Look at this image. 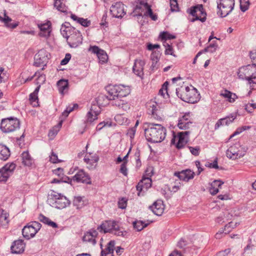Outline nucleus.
<instances>
[{
	"instance_id": "obj_1",
	"label": "nucleus",
	"mask_w": 256,
	"mask_h": 256,
	"mask_svg": "<svg viewBox=\"0 0 256 256\" xmlns=\"http://www.w3.org/2000/svg\"><path fill=\"white\" fill-rule=\"evenodd\" d=\"M146 140L152 142H160L166 135V129L161 124H149L144 130Z\"/></svg>"
},
{
	"instance_id": "obj_2",
	"label": "nucleus",
	"mask_w": 256,
	"mask_h": 256,
	"mask_svg": "<svg viewBox=\"0 0 256 256\" xmlns=\"http://www.w3.org/2000/svg\"><path fill=\"white\" fill-rule=\"evenodd\" d=\"M177 95L184 102L194 104L199 100L200 94L197 90L192 86H184L176 90Z\"/></svg>"
},
{
	"instance_id": "obj_3",
	"label": "nucleus",
	"mask_w": 256,
	"mask_h": 256,
	"mask_svg": "<svg viewBox=\"0 0 256 256\" xmlns=\"http://www.w3.org/2000/svg\"><path fill=\"white\" fill-rule=\"evenodd\" d=\"M106 98L103 94H100L92 102L90 112L87 114V121L92 122L98 118L100 112L101 107L106 103Z\"/></svg>"
},
{
	"instance_id": "obj_4",
	"label": "nucleus",
	"mask_w": 256,
	"mask_h": 256,
	"mask_svg": "<svg viewBox=\"0 0 256 256\" xmlns=\"http://www.w3.org/2000/svg\"><path fill=\"white\" fill-rule=\"evenodd\" d=\"M62 34L66 38L67 42L70 47L76 48L82 43V36L81 33L74 28H66L62 31Z\"/></svg>"
},
{
	"instance_id": "obj_5",
	"label": "nucleus",
	"mask_w": 256,
	"mask_h": 256,
	"mask_svg": "<svg viewBox=\"0 0 256 256\" xmlns=\"http://www.w3.org/2000/svg\"><path fill=\"white\" fill-rule=\"evenodd\" d=\"M107 91L110 99L114 100L118 97H124L128 96L131 91L130 86L122 84H110L107 86Z\"/></svg>"
},
{
	"instance_id": "obj_6",
	"label": "nucleus",
	"mask_w": 256,
	"mask_h": 256,
	"mask_svg": "<svg viewBox=\"0 0 256 256\" xmlns=\"http://www.w3.org/2000/svg\"><path fill=\"white\" fill-rule=\"evenodd\" d=\"M188 14V19L191 22L200 20L202 22L206 20V13L202 4H196L192 6L187 10Z\"/></svg>"
},
{
	"instance_id": "obj_7",
	"label": "nucleus",
	"mask_w": 256,
	"mask_h": 256,
	"mask_svg": "<svg viewBox=\"0 0 256 256\" xmlns=\"http://www.w3.org/2000/svg\"><path fill=\"white\" fill-rule=\"evenodd\" d=\"M100 232H110L118 236H124L127 232L122 228L120 227L118 222L114 221L108 220L104 222L98 228Z\"/></svg>"
},
{
	"instance_id": "obj_8",
	"label": "nucleus",
	"mask_w": 256,
	"mask_h": 256,
	"mask_svg": "<svg viewBox=\"0 0 256 256\" xmlns=\"http://www.w3.org/2000/svg\"><path fill=\"white\" fill-rule=\"evenodd\" d=\"M135 11L139 16L150 17L153 20L158 19L157 15L153 12L150 6L148 3V0H139Z\"/></svg>"
},
{
	"instance_id": "obj_9",
	"label": "nucleus",
	"mask_w": 256,
	"mask_h": 256,
	"mask_svg": "<svg viewBox=\"0 0 256 256\" xmlns=\"http://www.w3.org/2000/svg\"><path fill=\"white\" fill-rule=\"evenodd\" d=\"M218 14L222 17L228 15L232 10L234 0H217Z\"/></svg>"
},
{
	"instance_id": "obj_10",
	"label": "nucleus",
	"mask_w": 256,
	"mask_h": 256,
	"mask_svg": "<svg viewBox=\"0 0 256 256\" xmlns=\"http://www.w3.org/2000/svg\"><path fill=\"white\" fill-rule=\"evenodd\" d=\"M239 78L248 80L256 78V64H248L240 68L238 72Z\"/></svg>"
},
{
	"instance_id": "obj_11",
	"label": "nucleus",
	"mask_w": 256,
	"mask_h": 256,
	"mask_svg": "<svg viewBox=\"0 0 256 256\" xmlns=\"http://www.w3.org/2000/svg\"><path fill=\"white\" fill-rule=\"evenodd\" d=\"M190 134L189 130H186L179 132L176 134H174L171 140L172 144L178 149L184 148L188 142Z\"/></svg>"
},
{
	"instance_id": "obj_12",
	"label": "nucleus",
	"mask_w": 256,
	"mask_h": 256,
	"mask_svg": "<svg viewBox=\"0 0 256 256\" xmlns=\"http://www.w3.org/2000/svg\"><path fill=\"white\" fill-rule=\"evenodd\" d=\"M20 122L16 118H8L2 120L0 128L6 132H12L19 128Z\"/></svg>"
},
{
	"instance_id": "obj_13",
	"label": "nucleus",
	"mask_w": 256,
	"mask_h": 256,
	"mask_svg": "<svg viewBox=\"0 0 256 256\" xmlns=\"http://www.w3.org/2000/svg\"><path fill=\"white\" fill-rule=\"evenodd\" d=\"M41 228V224L36 222H32L28 223L22 229V235L27 238H32Z\"/></svg>"
},
{
	"instance_id": "obj_14",
	"label": "nucleus",
	"mask_w": 256,
	"mask_h": 256,
	"mask_svg": "<svg viewBox=\"0 0 256 256\" xmlns=\"http://www.w3.org/2000/svg\"><path fill=\"white\" fill-rule=\"evenodd\" d=\"M88 51L92 54H96L100 64H106L108 60V56L107 53L104 50L101 49L96 46H90Z\"/></svg>"
},
{
	"instance_id": "obj_15",
	"label": "nucleus",
	"mask_w": 256,
	"mask_h": 256,
	"mask_svg": "<svg viewBox=\"0 0 256 256\" xmlns=\"http://www.w3.org/2000/svg\"><path fill=\"white\" fill-rule=\"evenodd\" d=\"M50 58V54L46 50H40L34 56V64L38 66H45Z\"/></svg>"
},
{
	"instance_id": "obj_16",
	"label": "nucleus",
	"mask_w": 256,
	"mask_h": 256,
	"mask_svg": "<svg viewBox=\"0 0 256 256\" xmlns=\"http://www.w3.org/2000/svg\"><path fill=\"white\" fill-rule=\"evenodd\" d=\"M16 165L14 162L8 163L0 170V182H6L15 169Z\"/></svg>"
},
{
	"instance_id": "obj_17",
	"label": "nucleus",
	"mask_w": 256,
	"mask_h": 256,
	"mask_svg": "<svg viewBox=\"0 0 256 256\" xmlns=\"http://www.w3.org/2000/svg\"><path fill=\"white\" fill-rule=\"evenodd\" d=\"M192 123L190 114V112H187L179 117L177 126L180 129L188 130Z\"/></svg>"
},
{
	"instance_id": "obj_18",
	"label": "nucleus",
	"mask_w": 256,
	"mask_h": 256,
	"mask_svg": "<svg viewBox=\"0 0 256 256\" xmlns=\"http://www.w3.org/2000/svg\"><path fill=\"white\" fill-rule=\"evenodd\" d=\"M40 31L39 36L41 37L48 38L52 31V24L50 21L46 20L38 24Z\"/></svg>"
},
{
	"instance_id": "obj_19",
	"label": "nucleus",
	"mask_w": 256,
	"mask_h": 256,
	"mask_svg": "<svg viewBox=\"0 0 256 256\" xmlns=\"http://www.w3.org/2000/svg\"><path fill=\"white\" fill-rule=\"evenodd\" d=\"M146 64L145 60L142 58H138L134 60L132 67V72L136 76L142 78L144 75V66Z\"/></svg>"
},
{
	"instance_id": "obj_20",
	"label": "nucleus",
	"mask_w": 256,
	"mask_h": 256,
	"mask_svg": "<svg viewBox=\"0 0 256 256\" xmlns=\"http://www.w3.org/2000/svg\"><path fill=\"white\" fill-rule=\"evenodd\" d=\"M146 49L148 50L152 51L150 54V60L154 61H159L161 53L158 50L160 48V46L158 44H152L150 43H147L146 44Z\"/></svg>"
},
{
	"instance_id": "obj_21",
	"label": "nucleus",
	"mask_w": 256,
	"mask_h": 256,
	"mask_svg": "<svg viewBox=\"0 0 256 256\" xmlns=\"http://www.w3.org/2000/svg\"><path fill=\"white\" fill-rule=\"evenodd\" d=\"M54 202L52 203V206L58 208L62 209L65 208L70 204L69 200L64 196L61 195H55Z\"/></svg>"
},
{
	"instance_id": "obj_22",
	"label": "nucleus",
	"mask_w": 256,
	"mask_h": 256,
	"mask_svg": "<svg viewBox=\"0 0 256 256\" xmlns=\"http://www.w3.org/2000/svg\"><path fill=\"white\" fill-rule=\"evenodd\" d=\"M110 11L112 16L116 18L122 17L125 14L124 4L122 2H116L112 5Z\"/></svg>"
},
{
	"instance_id": "obj_23",
	"label": "nucleus",
	"mask_w": 256,
	"mask_h": 256,
	"mask_svg": "<svg viewBox=\"0 0 256 256\" xmlns=\"http://www.w3.org/2000/svg\"><path fill=\"white\" fill-rule=\"evenodd\" d=\"M175 175L178 176L180 180L187 182L194 178V172L188 169L176 172Z\"/></svg>"
},
{
	"instance_id": "obj_24",
	"label": "nucleus",
	"mask_w": 256,
	"mask_h": 256,
	"mask_svg": "<svg viewBox=\"0 0 256 256\" xmlns=\"http://www.w3.org/2000/svg\"><path fill=\"white\" fill-rule=\"evenodd\" d=\"M152 186V180L150 177L144 176L142 180L138 183L136 189L139 192L147 190Z\"/></svg>"
},
{
	"instance_id": "obj_25",
	"label": "nucleus",
	"mask_w": 256,
	"mask_h": 256,
	"mask_svg": "<svg viewBox=\"0 0 256 256\" xmlns=\"http://www.w3.org/2000/svg\"><path fill=\"white\" fill-rule=\"evenodd\" d=\"M236 114H231L230 116H226L224 118L220 119L215 125V128H218L222 126H228L232 123L236 118Z\"/></svg>"
},
{
	"instance_id": "obj_26",
	"label": "nucleus",
	"mask_w": 256,
	"mask_h": 256,
	"mask_svg": "<svg viewBox=\"0 0 256 256\" xmlns=\"http://www.w3.org/2000/svg\"><path fill=\"white\" fill-rule=\"evenodd\" d=\"M150 208L155 214L161 216L164 212V206L162 200H157L152 206H150Z\"/></svg>"
},
{
	"instance_id": "obj_27",
	"label": "nucleus",
	"mask_w": 256,
	"mask_h": 256,
	"mask_svg": "<svg viewBox=\"0 0 256 256\" xmlns=\"http://www.w3.org/2000/svg\"><path fill=\"white\" fill-rule=\"evenodd\" d=\"M150 112L152 113V116L153 118L160 120H162V116L159 110V106L158 104L155 102H152L149 104Z\"/></svg>"
},
{
	"instance_id": "obj_28",
	"label": "nucleus",
	"mask_w": 256,
	"mask_h": 256,
	"mask_svg": "<svg viewBox=\"0 0 256 256\" xmlns=\"http://www.w3.org/2000/svg\"><path fill=\"white\" fill-rule=\"evenodd\" d=\"M25 244L24 241L18 240L14 241L11 246V250L12 253L20 254L24 252Z\"/></svg>"
},
{
	"instance_id": "obj_29",
	"label": "nucleus",
	"mask_w": 256,
	"mask_h": 256,
	"mask_svg": "<svg viewBox=\"0 0 256 256\" xmlns=\"http://www.w3.org/2000/svg\"><path fill=\"white\" fill-rule=\"evenodd\" d=\"M40 88V85L38 86L34 92L29 96V101L31 105L34 107L39 106L38 92Z\"/></svg>"
},
{
	"instance_id": "obj_30",
	"label": "nucleus",
	"mask_w": 256,
	"mask_h": 256,
	"mask_svg": "<svg viewBox=\"0 0 256 256\" xmlns=\"http://www.w3.org/2000/svg\"><path fill=\"white\" fill-rule=\"evenodd\" d=\"M97 235V231L94 230H92L84 234L83 236V240L95 244L96 243V238Z\"/></svg>"
},
{
	"instance_id": "obj_31",
	"label": "nucleus",
	"mask_w": 256,
	"mask_h": 256,
	"mask_svg": "<svg viewBox=\"0 0 256 256\" xmlns=\"http://www.w3.org/2000/svg\"><path fill=\"white\" fill-rule=\"evenodd\" d=\"M224 184V182L220 180H214L210 184L208 190L210 194L215 195L218 192V190L221 188V186Z\"/></svg>"
},
{
	"instance_id": "obj_32",
	"label": "nucleus",
	"mask_w": 256,
	"mask_h": 256,
	"mask_svg": "<svg viewBox=\"0 0 256 256\" xmlns=\"http://www.w3.org/2000/svg\"><path fill=\"white\" fill-rule=\"evenodd\" d=\"M220 96L226 100L230 103H233L238 98L236 94L233 93L227 90H222Z\"/></svg>"
},
{
	"instance_id": "obj_33",
	"label": "nucleus",
	"mask_w": 256,
	"mask_h": 256,
	"mask_svg": "<svg viewBox=\"0 0 256 256\" xmlns=\"http://www.w3.org/2000/svg\"><path fill=\"white\" fill-rule=\"evenodd\" d=\"M74 179L78 182H85L88 184L90 182V178L88 176L83 170L78 171L74 176Z\"/></svg>"
},
{
	"instance_id": "obj_34",
	"label": "nucleus",
	"mask_w": 256,
	"mask_h": 256,
	"mask_svg": "<svg viewBox=\"0 0 256 256\" xmlns=\"http://www.w3.org/2000/svg\"><path fill=\"white\" fill-rule=\"evenodd\" d=\"M114 246V241L111 240L108 244L107 247L102 251V256H114L113 252Z\"/></svg>"
},
{
	"instance_id": "obj_35",
	"label": "nucleus",
	"mask_w": 256,
	"mask_h": 256,
	"mask_svg": "<svg viewBox=\"0 0 256 256\" xmlns=\"http://www.w3.org/2000/svg\"><path fill=\"white\" fill-rule=\"evenodd\" d=\"M114 118L116 123L119 125H126L129 122L128 118L124 114H118Z\"/></svg>"
},
{
	"instance_id": "obj_36",
	"label": "nucleus",
	"mask_w": 256,
	"mask_h": 256,
	"mask_svg": "<svg viewBox=\"0 0 256 256\" xmlns=\"http://www.w3.org/2000/svg\"><path fill=\"white\" fill-rule=\"evenodd\" d=\"M57 86L58 87L60 92L64 94L66 92L68 89V80H60L57 82Z\"/></svg>"
},
{
	"instance_id": "obj_37",
	"label": "nucleus",
	"mask_w": 256,
	"mask_h": 256,
	"mask_svg": "<svg viewBox=\"0 0 256 256\" xmlns=\"http://www.w3.org/2000/svg\"><path fill=\"white\" fill-rule=\"evenodd\" d=\"M70 18L74 20L80 24L82 26L84 27H88L90 24V20H88L87 18H79L74 14H71Z\"/></svg>"
},
{
	"instance_id": "obj_38",
	"label": "nucleus",
	"mask_w": 256,
	"mask_h": 256,
	"mask_svg": "<svg viewBox=\"0 0 256 256\" xmlns=\"http://www.w3.org/2000/svg\"><path fill=\"white\" fill-rule=\"evenodd\" d=\"M10 154V151L6 146L0 145V159L1 160H7Z\"/></svg>"
},
{
	"instance_id": "obj_39",
	"label": "nucleus",
	"mask_w": 256,
	"mask_h": 256,
	"mask_svg": "<svg viewBox=\"0 0 256 256\" xmlns=\"http://www.w3.org/2000/svg\"><path fill=\"white\" fill-rule=\"evenodd\" d=\"M176 36L175 35L170 34L168 32H163L160 33L159 35V38L162 42L164 44V42H166L168 40L175 39Z\"/></svg>"
},
{
	"instance_id": "obj_40",
	"label": "nucleus",
	"mask_w": 256,
	"mask_h": 256,
	"mask_svg": "<svg viewBox=\"0 0 256 256\" xmlns=\"http://www.w3.org/2000/svg\"><path fill=\"white\" fill-rule=\"evenodd\" d=\"M149 224L148 222L142 220H136L132 222L133 227L134 230L140 232Z\"/></svg>"
},
{
	"instance_id": "obj_41",
	"label": "nucleus",
	"mask_w": 256,
	"mask_h": 256,
	"mask_svg": "<svg viewBox=\"0 0 256 256\" xmlns=\"http://www.w3.org/2000/svg\"><path fill=\"white\" fill-rule=\"evenodd\" d=\"M54 7L59 11L65 12L67 11L68 8L66 6L64 0H55Z\"/></svg>"
},
{
	"instance_id": "obj_42",
	"label": "nucleus",
	"mask_w": 256,
	"mask_h": 256,
	"mask_svg": "<svg viewBox=\"0 0 256 256\" xmlns=\"http://www.w3.org/2000/svg\"><path fill=\"white\" fill-rule=\"evenodd\" d=\"M87 204L88 202L86 200L80 196L76 197L74 200V204L76 206L77 208H81Z\"/></svg>"
},
{
	"instance_id": "obj_43",
	"label": "nucleus",
	"mask_w": 256,
	"mask_h": 256,
	"mask_svg": "<svg viewBox=\"0 0 256 256\" xmlns=\"http://www.w3.org/2000/svg\"><path fill=\"white\" fill-rule=\"evenodd\" d=\"M2 20L4 22L7 27L10 28H14L18 25V22H12V20L6 15L4 18H2Z\"/></svg>"
},
{
	"instance_id": "obj_44",
	"label": "nucleus",
	"mask_w": 256,
	"mask_h": 256,
	"mask_svg": "<svg viewBox=\"0 0 256 256\" xmlns=\"http://www.w3.org/2000/svg\"><path fill=\"white\" fill-rule=\"evenodd\" d=\"M226 156L228 158L235 160L240 158L238 154L236 152V147L231 146L226 151Z\"/></svg>"
},
{
	"instance_id": "obj_45",
	"label": "nucleus",
	"mask_w": 256,
	"mask_h": 256,
	"mask_svg": "<svg viewBox=\"0 0 256 256\" xmlns=\"http://www.w3.org/2000/svg\"><path fill=\"white\" fill-rule=\"evenodd\" d=\"M163 46L166 48L164 51V54L166 55L170 54L174 57L176 56V55L174 54V50L172 45V44H170L168 42H164Z\"/></svg>"
},
{
	"instance_id": "obj_46",
	"label": "nucleus",
	"mask_w": 256,
	"mask_h": 256,
	"mask_svg": "<svg viewBox=\"0 0 256 256\" xmlns=\"http://www.w3.org/2000/svg\"><path fill=\"white\" fill-rule=\"evenodd\" d=\"M8 214L4 210H2L0 216V222L2 226H6L8 223Z\"/></svg>"
},
{
	"instance_id": "obj_47",
	"label": "nucleus",
	"mask_w": 256,
	"mask_h": 256,
	"mask_svg": "<svg viewBox=\"0 0 256 256\" xmlns=\"http://www.w3.org/2000/svg\"><path fill=\"white\" fill-rule=\"evenodd\" d=\"M34 76H38V78L36 79V84H38V86H40V84H43L46 81V76L40 74V72H36Z\"/></svg>"
},
{
	"instance_id": "obj_48",
	"label": "nucleus",
	"mask_w": 256,
	"mask_h": 256,
	"mask_svg": "<svg viewBox=\"0 0 256 256\" xmlns=\"http://www.w3.org/2000/svg\"><path fill=\"white\" fill-rule=\"evenodd\" d=\"M116 104L124 111H128L130 108V104L127 102H124L123 100L118 102Z\"/></svg>"
},
{
	"instance_id": "obj_49",
	"label": "nucleus",
	"mask_w": 256,
	"mask_h": 256,
	"mask_svg": "<svg viewBox=\"0 0 256 256\" xmlns=\"http://www.w3.org/2000/svg\"><path fill=\"white\" fill-rule=\"evenodd\" d=\"M238 222H230L224 226V230L227 232H230L232 229L236 228L238 225Z\"/></svg>"
},
{
	"instance_id": "obj_50",
	"label": "nucleus",
	"mask_w": 256,
	"mask_h": 256,
	"mask_svg": "<svg viewBox=\"0 0 256 256\" xmlns=\"http://www.w3.org/2000/svg\"><path fill=\"white\" fill-rule=\"evenodd\" d=\"M78 108V105L77 104H72L71 105H70L68 106L66 108V110L63 112L62 116L64 117H67L68 115V114L73 111L75 108Z\"/></svg>"
},
{
	"instance_id": "obj_51",
	"label": "nucleus",
	"mask_w": 256,
	"mask_h": 256,
	"mask_svg": "<svg viewBox=\"0 0 256 256\" xmlns=\"http://www.w3.org/2000/svg\"><path fill=\"white\" fill-rule=\"evenodd\" d=\"M240 9L242 12H245L248 10L250 6L248 0H240Z\"/></svg>"
},
{
	"instance_id": "obj_52",
	"label": "nucleus",
	"mask_w": 256,
	"mask_h": 256,
	"mask_svg": "<svg viewBox=\"0 0 256 256\" xmlns=\"http://www.w3.org/2000/svg\"><path fill=\"white\" fill-rule=\"evenodd\" d=\"M168 83L166 82L162 86V88L159 90V94L164 98L166 94H168Z\"/></svg>"
},
{
	"instance_id": "obj_53",
	"label": "nucleus",
	"mask_w": 256,
	"mask_h": 256,
	"mask_svg": "<svg viewBox=\"0 0 256 256\" xmlns=\"http://www.w3.org/2000/svg\"><path fill=\"white\" fill-rule=\"evenodd\" d=\"M250 128V126H246L238 128L234 132L232 135L230 136V138H232L234 136H236V134H240L241 132H242L243 131H244L245 130H248Z\"/></svg>"
},
{
	"instance_id": "obj_54",
	"label": "nucleus",
	"mask_w": 256,
	"mask_h": 256,
	"mask_svg": "<svg viewBox=\"0 0 256 256\" xmlns=\"http://www.w3.org/2000/svg\"><path fill=\"white\" fill-rule=\"evenodd\" d=\"M170 9L172 12H178L179 8L177 0H170Z\"/></svg>"
},
{
	"instance_id": "obj_55",
	"label": "nucleus",
	"mask_w": 256,
	"mask_h": 256,
	"mask_svg": "<svg viewBox=\"0 0 256 256\" xmlns=\"http://www.w3.org/2000/svg\"><path fill=\"white\" fill-rule=\"evenodd\" d=\"M136 132V128L135 127L130 128L128 130L126 136L130 137V140H132L134 137Z\"/></svg>"
},
{
	"instance_id": "obj_56",
	"label": "nucleus",
	"mask_w": 256,
	"mask_h": 256,
	"mask_svg": "<svg viewBox=\"0 0 256 256\" xmlns=\"http://www.w3.org/2000/svg\"><path fill=\"white\" fill-rule=\"evenodd\" d=\"M118 208L124 209L127 206V200L125 198H122L119 200L118 202Z\"/></svg>"
},
{
	"instance_id": "obj_57",
	"label": "nucleus",
	"mask_w": 256,
	"mask_h": 256,
	"mask_svg": "<svg viewBox=\"0 0 256 256\" xmlns=\"http://www.w3.org/2000/svg\"><path fill=\"white\" fill-rule=\"evenodd\" d=\"M231 252V249L228 248L216 254V256H228Z\"/></svg>"
},
{
	"instance_id": "obj_58",
	"label": "nucleus",
	"mask_w": 256,
	"mask_h": 256,
	"mask_svg": "<svg viewBox=\"0 0 256 256\" xmlns=\"http://www.w3.org/2000/svg\"><path fill=\"white\" fill-rule=\"evenodd\" d=\"M256 108L255 104H248L245 106V110L248 112H252Z\"/></svg>"
},
{
	"instance_id": "obj_59",
	"label": "nucleus",
	"mask_w": 256,
	"mask_h": 256,
	"mask_svg": "<svg viewBox=\"0 0 256 256\" xmlns=\"http://www.w3.org/2000/svg\"><path fill=\"white\" fill-rule=\"evenodd\" d=\"M189 149H190V152L193 155H194L195 156H198L200 154V148L198 146L194 147V148L190 146L189 148Z\"/></svg>"
},
{
	"instance_id": "obj_60",
	"label": "nucleus",
	"mask_w": 256,
	"mask_h": 256,
	"mask_svg": "<svg viewBox=\"0 0 256 256\" xmlns=\"http://www.w3.org/2000/svg\"><path fill=\"white\" fill-rule=\"evenodd\" d=\"M154 168L152 166H148L145 170L146 174L144 176L148 177H151L153 174Z\"/></svg>"
},
{
	"instance_id": "obj_61",
	"label": "nucleus",
	"mask_w": 256,
	"mask_h": 256,
	"mask_svg": "<svg viewBox=\"0 0 256 256\" xmlns=\"http://www.w3.org/2000/svg\"><path fill=\"white\" fill-rule=\"evenodd\" d=\"M21 157L22 160H31V156L29 154L28 151L26 150L25 152H24L22 154Z\"/></svg>"
},
{
	"instance_id": "obj_62",
	"label": "nucleus",
	"mask_w": 256,
	"mask_h": 256,
	"mask_svg": "<svg viewBox=\"0 0 256 256\" xmlns=\"http://www.w3.org/2000/svg\"><path fill=\"white\" fill-rule=\"evenodd\" d=\"M127 161H124L121 165L120 171L124 176L127 175V169L126 168Z\"/></svg>"
},
{
	"instance_id": "obj_63",
	"label": "nucleus",
	"mask_w": 256,
	"mask_h": 256,
	"mask_svg": "<svg viewBox=\"0 0 256 256\" xmlns=\"http://www.w3.org/2000/svg\"><path fill=\"white\" fill-rule=\"evenodd\" d=\"M71 58V55L70 54H66L65 56V58L63 59L60 62L62 65H65L68 63Z\"/></svg>"
},
{
	"instance_id": "obj_64",
	"label": "nucleus",
	"mask_w": 256,
	"mask_h": 256,
	"mask_svg": "<svg viewBox=\"0 0 256 256\" xmlns=\"http://www.w3.org/2000/svg\"><path fill=\"white\" fill-rule=\"evenodd\" d=\"M225 230H219L218 232H217L216 233V234H215V238H216V239H220L222 238V237H224V235L227 233L226 232H224Z\"/></svg>"
}]
</instances>
